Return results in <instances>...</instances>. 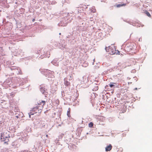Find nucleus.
<instances>
[{"label":"nucleus","instance_id":"f257e3e1","mask_svg":"<svg viewBox=\"0 0 152 152\" xmlns=\"http://www.w3.org/2000/svg\"><path fill=\"white\" fill-rule=\"evenodd\" d=\"M10 137L9 132H4L1 134V139L2 141H4V143L8 144L9 141V138Z\"/></svg>","mask_w":152,"mask_h":152},{"label":"nucleus","instance_id":"f03ea898","mask_svg":"<svg viewBox=\"0 0 152 152\" xmlns=\"http://www.w3.org/2000/svg\"><path fill=\"white\" fill-rule=\"evenodd\" d=\"M105 49L110 55H113L116 53V50L113 47L110 46L108 48H106Z\"/></svg>","mask_w":152,"mask_h":152},{"label":"nucleus","instance_id":"7ed1b4c3","mask_svg":"<svg viewBox=\"0 0 152 152\" xmlns=\"http://www.w3.org/2000/svg\"><path fill=\"white\" fill-rule=\"evenodd\" d=\"M46 102L44 101H40L38 103V104L37 105L39 107V110H40L41 111L43 107V106L45 104Z\"/></svg>","mask_w":152,"mask_h":152},{"label":"nucleus","instance_id":"20e7f679","mask_svg":"<svg viewBox=\"0 0 152 152\" xmlns=\"http://www.w3.org/2000/svg\"><path fill=\"white\" fill-rule=\"evenodd\" d=\"M113 84H115V83H111L109 85V86L108 85H106L105 87V89H107L108 91L112 90L115 88V85Z\"/></svg>","mask_w":152,"mask_h":152},{"label":"nucleus","instance_id":"39448f33","mask_svg":"<svg viewBox=\"0 0 152 152\" xmlns=\"http://www.w3.org/2000/svg\"><path fill=\"white\" fill-rule=\"evenodd\" d=\"M134 45L132 43H130L129 44H128L126 45L125 48L128 51H129L132 50Z\"/></svg>","mask_w":152,"mask_h":152},{"label":"nucleus","instance_id":"423d86ee","mask_svg":"<svg viewBox=\"0 0 152 152\" xmlns=\"http://www.w3.org/2000/svg\"><path fill=\"white\" fill-rule=\"evenodd\" d=\"M32 110L35 112V113H37L38 112L39 113L41 112L40 111V110H39V107L37 106L33 108Z\"/></svg>","mask_w":152,"mask_h":152},{"label":"nucleus","instance_id":"0eeeda50","mask_svg":"<svg viewBox=\"0 0 152 152\" xmlns=\"http://www.w3.org/2000/svg\"><path fill=\"white\" fill-rule=\"evenodd\" d=\"M112 146L111 144L107 146L105 148V151H110L112 148Z\"/></svg>","mask_w":152,"mask_h":152},{"label":"nucleus","instance_id":"6e6552de","mask_svg":"<svg viewBox=\"0 0 152 152\" xmlns=\"http://www.w3.org/2000/svg\"><path fill=\"white\" fill-rule=\"evenodd\" d=\"M64 84L66 86H70V83L67 80H64Z\"/></svg>","mask_w":152,"mask_h":152},{"label":"nucleus","instance_id":"1a4fd4ad","mask_svg":"<svg viewBox=\"0 0 152 152\" xmlns=\"http://www.w3.org/2000/svg\"><path fill=\"white\" fill-rule=\"evenodd\" d=\"M145 12V14L147 15L148 16V17H151V15L148 12V11H146Z\"/></svg>","mask_w":152,"mask_h":152},{"label":"nucleus","instance_id":"9d476101","mask_svg":"<svg viewBox=\"0 0 152 152\" xmlns=\"http://www.w3.org/2000/svg\"><path fill=\"white\" fill-rule=\"evenodd\" d=\"M98 89V86H97L96 85L94 87L93 89V91H96Z\"/></svg>","mask_w":152,"mask_h":152},{"label":"nucleus","instance_id":"9b49d317","mask_svg":"<svg viewBox=\"0 0 152 152\" xmlns=\"http://www.w3.org/2000/svg\"><path fill=\"white\" fill-rule=\"evenodd\" d=\"M94 125V124L92 122L88 124L89 127H92Z\"/></svg>","mask_w":152,"mask_h":152},{"label":"nucleus","instance_id":"f8f14e48","mask_svg":"<svg viewBox=\"0 0 152 152\" xmlns=\"http://www.w3.org/2000/svg\"><path fill=\"white\" fill-rule=\"evenodd\" d=\"M67 115L68 117H70V110H68L67 112Z\"/></svg>","mask_w":152,"mask_h":152},{"label":"nucleus","instance_id":"ddd939ff","mask_svg":"<svg viewBox=\"0 0 152 152\" xmlns=\"http://www.w3.org/2000/svg\"><path fill=\"white\" fill-rule=\"evenodd\" d=\"M122 6V4H118L116 5V7H119Z\"/></svg>","mask_w":152,"mask_h":152},{"label":"nucleus","instance_id":"4468645a","mask_svg":"<svg viewBox=\"0 0 152 152\" xmlns=\"http://www.w3.org/2000/svg\"><path fill=\"white\" fill-rule=\"evenodd\" d=\"M41 91H42V92H43V93H44V91H45V90H44L42 89V88H41Z\"/></svg>","mask_w":152,"mask_h":152},{"label":"nucleus","instance_id":"2eb2a0df","mask_svg":"<svg viewBox=\"0 0 152 152\" xmlns=\"http://www.w3.org/2000/svg\"><path fill=\"white\" fill-rule=\"evenodd\" d=\"M126 5V3L123 4H122V6H125Z\"/></svg>","mask_w":152,"mask_h":152},{"label":"nucleus","instance_id":"dca6fc26","mask_svg":"<svg viewBox=\"0 0 152 152\" xmlns=\"http://www.w3.org/2000/svg\"><path fill=\"white\" fill-rule=\"evenodd\" d=\"M100 118L101 119V118H104L103 116H99Z\"/></svg>","mask_w":152,"mask_h":152},{"label":"nucleus","instance_id":"f3484780","mask_svg":"<svg viewBox=\"0 0 152 152\" xmlns=\"http://www.w3.org/2000/svg\"><path fill=\"white\" fill-rule=\"evenodd\" d=\"M35 20V19H33V21H34Z\"/></svg>","mask_w":152,"mask_h":152},{"label":"nucleus","instance_id":"a211bd4d","mask_svg":"<svg viewBox=\"0 0 152 152\" xmlns=\"http://www.w3.org/2000/svg\"><path fill=\"white\" fill-rule=\"evenodd\" d=\"M16 117L17 118H18V116H16Z\"/></svg>","mask_w":152,"mask_h":152},{"label":"nucleus","instance_id":"6ab92c4d","mask_svg":"<svg viewBox=\"0 0 152 152\" xmlns=\"http://www.w3.org/2000/svg\"><path fill=\"white\" fill-rule=\"evenodd\" d=\"M140 39H139V41H140Z\"/></svg>","mask_w":152,"mask_h":152},{"label":"nucleus","instance_id":"aec40b11","mask_svg":"<svg viewBox=\"0 0 152 152\" xmlns=\"http://www.w3.org/2000/svg\"><path fill=\"white\" fill-rule=\"evenodd\" d=\"M140 39H139V41H140Z\"/></svg>","mask_w":152,"mask_h":152},{"label":"nucleus","instance_id":"412c9836","mask_svg":"<svg viewBox=\"0 0 152 152\" xmlns=\"http://www.w3.org/2000/svg\"><path fill=\"white\" fill-rule=\"evenodd\" d=\"M59 34V35H61V33H60Z\"/></svg>","mask_w":152,"mask_h":152}]
</instances>
